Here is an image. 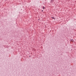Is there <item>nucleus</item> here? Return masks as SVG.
I'll return each mask as SVG.
<instances>
[{"label": "nucleus", "instance_id": "20e7f679", "mask_svg": "<svg viewBox=\"0 0 76 76\" xmlns=\"http://www.w3.org/2000/svg\"><path fill=\"white\" fill-rule=\"evenodd\" d=\"M42 12H43V10H42Z\"/></svg>", "mask_w": 76, "mask_h": 76}, {"label": "nucleus", "instance_id": "f03ea898", "mask_svg": "<svg viewBox=\"0 0 76 76\" xmlns=\"http://www.w3.org/2000/svg\"><path fill=\"white\" fill-rule=\"evenodd\" d=\"M42 8L43 9H45V7H43Z\"/></svg>", "mask_w": 76, "mask_h": 76}, {"label": "nucleus", "instance_id": "f257e3e1", "mask_svg": "<svg viewBox=\"0 0 76 76\" xmlns=\"http://www.w3.org/2000/svg\"><path fill=\"white\" fill-rule=\"evenodd\" d=\"M51 18H52L53 19H55V18H54V17H51Z\"/></svg>", "mask_w": 76, "mask_h": 76}, {"label": "nucleus", "instance_id": "39448f33", "mask_svg": "<svg viewBox=\"0 0 76 76\" xmlns=\"http://www.w3.org/2000/svg\"><path fill=\"white\" fill-rule=\"evenodd\" d=\"M29 57H31V56H29Z\"/></svg>", "mask_w": 76, "mask_h": 76}, {"label": "nucleus", "instance_id": "7ed1b4c3", "mask_svg": "<svg viewBox=\"0 0 76 76\" xmlns=\"http://www.w3.org/2000/svg\"><path fill=\"white\" fill-rule=\"evenodd\" d=\"M54 0H51V1H54Z\"/></svg>", "mask_w": 76, "mask_h": 76}]
</instances>
